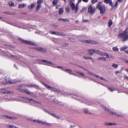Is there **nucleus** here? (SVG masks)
<instances>
[{
    "instance_id": "774afa93",
    "label": "nucleus",
    "mask_w": 128,
    "mask_h": 128,
    "mask_svg": "<svg viewBox=\"0 0 128 128\" xmlns=\"http://www.w3.org/2000/svg\"><path fill=\"white\" fill-rule=\"evenodd\" d=\"M122 0H118V1L119 2H122Z\"/></svg>"
},
{
    "instance_id": "13d9d810",
    "label": "nucleus",
    "mask_w": 128,
    "mask_h": 128,
    "mask_svg": "<svg viewBox=\"0 0 128 128\" xmlns=\"http://www.w3.org/2000/svg\"><path fill=\"white\" fill-rule=\"evenodd\" d=\"M57 68H62V69L64 70L65 69L64 68L62 67V66H57Z\"/></svg>"
},
{
    "instance_id": "cd10ccee",
    "label": "nucleus",
    "mask_w": 128,
    "mask_h": 128,
    "mask_svg": "<svg viewBox=\"0 0 128 128\" xmlns=\"http://www.w3.org/2000/svg\"><path fill=\"white\" fill-rule=\"evenodd\" d=\"M108 54L106 52H101L100 55L102 56H106L107 57V56Z\"/></svg>"
},
{
    "instance_id": "aec40b11",
    "label": "nucleus",
    "mask_w": 128,
    "mask_h": 128,
    "mask_svg": "<svg viewBox=\"0 0 128 128\" xmlns=\"http://www.w3.org/2000/svg\"><path fill=\"white\" fill-rule=\"evenodd\" d=\"M105 124L107 126H112V125H115L116 124L112 122H109V123H105Z\"/></svg>"
},
{
    "instance_id": "a211bd4d",
    "label": "nucleus",
    "mask_w": 128,
    "mask_h": 128,
    "mask_svg": "<svg viewBox=\"0 0 128 128\" xmlns=\"http://www.w3.org/2000/svg\"><path fill=\"white\" fill-rule=\"evenodd\" d=\"M56 35L63 36H66V34L64 33L58 32H56Z\"/></svg>"
},
{
    "instance_id": "c9c22d12",
    "label": "nucleus",
    "mask_w": 128,
    "mask_h": 128,
    "mask_svg": "<svg viewBox=\"0 0 128 128\" xmlns=\"http://www.w3.org/2000/svg\"><path fill=\"white\" fill-rule=\"evenodd\" d=\"M84 112L85 113L89 114L90 112L87 109H84Z\"/></svg>"
},
{
    "instance_id": "c85d7f7f",
    "label": "nucleus",
    "mask_w": 128,
    "mask_h": 128,
    "mask_svg": "<svg viewBox=\"0 0 128 128\" xmlns=\"http://www.w3.org/2000/svg\"><path fill=\"white\" fill-rule=\"evenodd\" d=\"M128 47L126 46L122 47L120 48L121 50L124 51L128 48Z\"/></svg>"
},
{
    "instance_id": "4468645a",
    "label": "nucleus",
    "mask_w": 128,
    "mask_h": 128,
    "mask_svg": "<svg viewBox=\"0 0 128 128\" xmlns=\"http://www.w3.org/2000/svg\"><path fill=\"white\" fill-rule=\"evenodd\" d=\"M88 51L90 52L88 54L89 55H92L95 52V50L94 49H90L88 50Z\"/></svg>"
},
{
    "instance_id": "393cba45",
    "label": "nucleus",
    "mask_w": 128,
    "mask_h": 128,
    "mask_svg": "<svg viewBox=\"0 0 128 128\" xmlns=\"http://www.w3.org/2000/svg\"><path fill=\"white\" fill-rule=\"evenodd\" d=\"M112 50L113 51L115 52H118L119 50L118 48L116 46L112 48Z\"/></svg>"
},
{
    "instance_id": "6e6d98bb",
    "label": "nucleus",
    "mask_w": 128,
    "mask_h": 128,
    "mask_svg": "<svg viewBox=\"0 0 128 128\" xmlns=\"http://www.w3.org/2000/svg\"><path fill=\"white\" fill-rule=\"evenodd\" d=\"M108 89L109 90H110L111 92H113L114 90L113 89L110 88H109Z\"/></svg>"
},
{
    "instance_id": "f03ea898",
    "label": "nucleus",
    "mask_w": 128,
    "mask_h": 128,
    "mask_svg": "<svg viewBox=\"0 0 128 128\" xmlns=\"http://www.w3.org/2000/svg\"><path fill=\"white\" fill-rule=\"evenodd\" d=\"M97 8L100 11V13L102 14H104L106 11L105 6L104 5H102L100 2H99Z\"/></svg>"
},
{
    "instance_id": "1a4fd4ad",
    "label": "nucleus",
    "mask_w": 128,
    "mask_h": 128,
    "mask_svg": "<svg viewBox=\"0 0 128 128\" xmlns=\"http://www.w3.org/2000/svg\"><path fill=\"white\" fill-rule=\"evenodd\" d=\"M51 115L58 120H59L61 118L60 117V116L53 112L51 114Z\"/></svg>"
},
{
    "instance_id": "49530a36",
    "label": "nucleus",
    "mask_w": 128,
    "mask_h": 128,
    "mask_svg": "<svg viewBox=\"0 0 128 128\" xmlns=\"http://www.w3.org/2000/svg\"><path fill=\"white\" fill-rule=\"evenodd\" d=\"M45 112L48 113V114H50V115H51V114H52V112H49V111H48V110H46L45 111Z\"/></svg>"
},
{
    "instance_id": "ddd939ff",
    "label": "nucleus",
    "mask_w": 128,
    "mask_h": 128,
    "mask_svg": "<svg viewBox=\"0 0 128 128\" xmlns=\"http://www.w3.org/2000/svg\"><path fill=\"white\" fill-rule=\"evenodd\" d=\"M35 6V4L34 3H32L30 6H28V8L30 10H31L34 8Z\"/></svg>"
},
{
    "instance_id": "a18cd8bd",
    "label": "nucleus",
    "mask_w": 128,
    "mask_h": 128,
    "mask_svg": "<svg viewBox=\"0 0 128 128\" xmlns=\"http://www.w3.org/2000/svg\"><path fill=\"white\" fill-rule=\"evenodd\" d=\"M98 2V0H92V4H94Z\"/></svg>"
},
{
    "instance_id": "f3484780",
    "label": "nucleus",
    "mask_w": 128,
    "mask_h": 128,
    "mask_svg": "<svg viewBox=\"0 0 128 128\" xmlns=\"http://www.w3.org/2000/svg\"><path fill=\"white\" fill-rule=\"evenodd\" d=\"M44 85L47 88L54 91H56V89L55 88L46 84H44Z\"/></svg>"
},
{
    "instance_id": "a878e982",
    "label": "nucleus",
    "mask_w": 128,
    "mask_h": 128,
    "mask_svg": "<svg viewBox=\"0 0 128 128\" xmlns=\"http://www.w3.org/2000/svg\"><path fill=\"white\" fill-rule=\"evenodd\" d=\"M8 4L9 6L10 7L13 6L14 5V3L11 1L9 2Z\"/></svg>"
},
{
    "instance_id": "473e14b6",
    "label": "nucleus",
    "mask_w": 128,
    "mask_h": 128,
    "mask_svg": "<svg viewBox=\"0 0 128 128\" xmlns=\"http://www.w3.org/2000/svg\"><path fill=\"white\" fill-rule=\"evenodd\" d=\"M41 6L40 4H38L37 6L36 9V11H37L40 8H41Z\"/></svg>"
},
{
    "instance_id": "5fc2aeb1",
    "label": "nucleus",
    "mask_w": 128,
    "mask_h": 128,
    "mask_svg": "<svg viewBox=\"0 0 128 128\" xmlns=\"http://www.w3.org/2000/svg\"><path fill=\"white\" fill-rule=\"evenodd\" d=\"M85 10V8H83L81 10V12H84Z\"/></svg>"
},
{
    "instance_id": "f257e3e1",
    "label": "nucleus",
    "mask_w": 128,
    "mask_h": 128,
    "mask_svg": "<svg viewBox=\"0 0 128 128\" xmlns=\"http://www.w3.org/2000/svg\"><path fill=\"white\" fill-rule=\"evenodd\" d=\"M118 37L120 38H122L123 40L125 41L128 39V28L123 31L122 32L119 33Z\"/></svg>"
},
{
    "instance_id": "de8ad7c7",
    "label": "nucleus",
    "mask_w": 128,
    "mask_h": 128,
    "mask_svg": "<svg viewBox=\"0 0 128 128\" xmlns=\"http://www.w3.org/2000/svg\"><path fill=\"white\" fill-rule=\"evenodd\" d=\"M63 21L64 22H69V20L67 18L64 19L63 20Z\"/></svg>"
},
{
    "instance_id": "412c9836",
    "label": "nucleus",
    "mask_w": 128,
    "mask_h": 128,
    "mask_svg": "<svg viewBox=\"0 0 128 128\" xmlns=\"http://www.w3.org/2000/svg\"><path fill=\"white\" fill-rule=\"evenodd\" d=\"M107 57L108 58H110L112 59H114V56L112 54H108Z\"/></svg>"
},
{
    "instance_id": "c03bdc74",
    "label": "nucleus",
    "mask_w": 128,
    "mask_h": 128,
    "mask_svg": "<svg viewBox=\"0 0 128 128\" xmlns=\"http://www.w3.org/2000/svg\"><path fill=\"white\" fill-rule=\"evenodd\" d=\"M62 46H66L68 45V44L67 43H64L62 44Z\"/></svg>"
},
{
    "instance_id": "6e6552de",
    "label": "nucleus",
    "mask_w": 128,
    "mask_h": 128,
    "mask_svg": "<svg viewBox=\"0 0 128 128\" xmlns=\"http://www.w3.org/2000/svg\"><path fill=\"white\" fill-rule=\"evenodd\" d=\"M104 2L106 4H109L110 5L112 6H113L114 4L112 2V0H104Z\"/></svg>"
},
{
    "instance_id": "0e129e2a",
    "label": "nucleus",
    "mask_w": 128,
    "mask_h": 128,
    "mask_svg": "<svg viewBox=\"0 0 128 128\" xmlns=\"http://www.w3.org/2000/svg\"><path fill=\"white\" fill-rule=\"evenodd\" d=\"M119 72L118 71H117L115 73L116 74H118Z\"/></svg>"
},
{
    "instance_id": "20e7f679",
    "label": "nucleus",
    "mask_w": 128,
    "mask_h": 128,
    "mask_svg": "<svg viewBox=\"0 0 128 128\" xmlns=\"http://www.w3.org/2000/svg\"><path fill=\"white\" fill-rule=\"evenodd\" d=\"M95 7L92 6V5H90L88 7V11L91 14H93L95 11Z\"/></svg>"
},
{
    "instance_id": "e2e57ef3",
    "label": "nucleus",
    "mask_w": 128,
    "mask_h": 128,
    "mask_svg": "<svg viewBox=\"0 0 128 128\" xmlns=\"http://www.w3.org/2000/svg\"><path fill=\"white\" fill-rule=\"evenodd\" d=\"M63 20H64V19L63 18H59L58 19V20L60 21V20H62L63 21Z\"/></svg>"
},
{
    "instance_id": "bf43d9fd",
    "label": "nucleus",
    "mask_w": 128,
    "mask_h": 128,
    "mask_svg": "<svg viewBox=\"0 0 128 128\" xmlns=\"http://www.w3.org/2000/svg\"><path fill=\"white\" fill-rule=\"evenodd\" d=\"M90 59L92 62H94V59L92 58L89 57V58Z\"/></svg>"
},
{
    "instance_id": "f8f14e48",
    "label": "nucleus",
    "mask_w": 128,
    "mask_h": 128,
    "mask_svg": "<svg viewBox=\"0 0 128 128\" xmlns=\"http://www.w3.org/2000/svg\"><path fill=\"white\" fill-rule=\"evenodd\" d=\"M34 49L36 50H37L40 51H45L46 50L44 48L40 47H36L34 48Z\"/></svg>"
},
{
    "instance_id": "338daca9",
    "label": "nucleus",
    "mask_w": 128,
    "mask_h": 128,
    "mask_svg": "<svg viewBox=\"0 0 128 128\" xmlns=\"http://www.w3.org/2000/svg\"><path fill=\"white\" fill-rule=\"evenodd\" d=\"M81 68H83V69H84V70H86V69H85L84 68V67L83 66H80Z\"/></svg>"
},
{
    "instance_id": "39448f33",
    "label": "nucleus",
    "mask_w": 128,
    "mask_h": 128,
    "mask_svg": "<svg viewBox=\"0 0 128 128\" xmlns=\"http://www.w3.org/2000/svg\"><path fill=\"white\" fill-rule=\"evenodd\" d=\"M102 106L103 109L108 112L112 114L116 115L117 116H118V114L115 112H112L111 110L110 109L106 108L104 106Z\"/></svg>"
},
{
    "instance_id": "e433bc0d",
    "label": "nucleus",
    "mask_w": 128,
    "mask_h": 128,
    "mask_svg": "<svg viewBox=\"0 0 128 128\" xmlns=\"http://www.w3.org/2000/svg\"><path fill=\"white\" fill-rule=\"evenodd\" d=\"M43 2V0H38L37 3L38 4H40Z\"/></svg>"
},
{
    "instance_id": "ea45409f",
    "label": "nucleus",
    "mask_w": 128,
    "mask_h": 128,
    "mask_svg": "<svg viewBox=\"0 0 128 128\" xmlns=\"http://www.w3.org/2000/svg\"><path fill=\"white\" fill-rule=\"evenodd\" d=\"M10 128H18L15 126L14 125H10L9 126Z\"/></svg>"
},
{
    "instance_id": "9b49d317",
    "label": "nucleus",
    "mask_w": 128,
    "mask_h": 128,
    "mask_svg": "<svg viewBox=\"0 0 128 128\" xmlns=\"http://www.w3.org/2000/svg\"><path fill=\"white\" fill-rule=\"evenodd\" d=\"M93 76L94 77H96V78H98V79H101L103 81H106V80L105 78L102 77H101L100 76L97 75L96 74H93Z\"/></svg>"
},
{
    "instance_id": "bb28decb",
    "label": "nucleus",
    "mask_w": 128,
    "mask_h": 128,
    "mask_svg": "<svg viewBox=\"0 0 128 128\" xmlns=\"http://www.w3.org/2000/svg\"><path fill=\"white\" fill-rule=\"evenodd\" d=\"M64 12V10L62 8H60L59 11V14H62Z\"/></svg>"
},
{
    "instance_id": "f704fd0d",
    "label": "nucleus",
    "mask_w": 128,
    "mask_h": 128,
    "mask_svg": "<svg viewBox=\"0 0 128 128\" xmlns=\"http://www.w3.org/2000/svg\"><path fill=\"white\" fill-rule=\"evenodd\" d=\"M87 71H88V73L90 75H92V76H93V74H94L92 73L89 70H86Z\"/></svg>"
},
{
    "instance_id": "864d4df0",
    "label": "nucleus",
    "mask_w": 128,
    "mask_h": 128,
    "mask_svg": "<svg viewBox=\"0 0 128 128\" xmlns=\"http://www.w3.org/2000/svg\"><path fill=\"white\" fill-rule=\"evenodd\" d=\"M75 126H70L69 127V128H74L75 127Z\"/></svg>"
},
{
    "instance_id": "052dcab7",
    "label": "nucleus",
    "mask_w": 128,
    "mask_h": 128,
    "mask_svg": "<svg viewBox=\"0 0 128 128\" xmlns=\"http://www.w3.org/2000/svg\"><path fill=\"white\" fill-rule=\"evenodd\" d=\"M25 99H26L28 100H29L30 101H31L32 100V99H29L28 98H25Z\"/></svg>"
},
{
    "instance_id": "3c124183",
    "label": "nucleus",
    "mask_w": 128,
    "mask_h": 128,
    "mask_svg": "<svg viewBox=\"0 0 128 128\" xmlns=\"http://www.w3.org/2000/svg\"><path fill=\"white\" fill-rule=\"evenodd\" d=\"M83 58L85 60H87L89 58V57L88 56L86 57L84 56L83 57Z\"/></svg>"
},
{
    "instance_id": "4d7b16f0",
    "label": "nucleus",
    "mask_w": 128,
    "mask_h": 128,
    "mask_svg": "<svg viewBox=\"0 0 128 128\" xmlns=\"http://www.w3.org/2000/svg\"><path fill=\"white\" fill-rule=\"evenodd\" d=\"M124 61L126 62L127 64H128V60H126V59H124Z\"/></svg>"
},
{
    "instance_id": "72a5a7b5",
    "label": "nucleus",
    "mask_w": 128,
    "mask_h": 128,
    "mask_svg": "<svg viewBox=\"0 0 128 128\" xmlns=\"http://www.w3.org/2000/svg\"><path fill=\"white\" fill-rule=\"evenodd\" d=\"M36 122L42 124H43L44 122L41 120H37L36 121Z\"/></svg>"
},
{
    "instance_id": "5701e85b",
    "label": "nucleus",
    "mask_w": 128,
    "mask_h": 128,
    "mask_svg": "<svg viewBox=\"0 0 128 128\" xmlns=\"http://www.w3.org/2000/svg\"><path fill=\"white\" fill-rule=\"evenodd\" d=\"M43 125H44L46 126H51V124L47 122H44Z\"/></svg>"
},
{
    "instance_id": "09e8293b",
    "label": "nucleus",
    "mask_w": 128,
    "mask_h": 128,
    "mask_svg": "<svg viewBox=\"0 0 128 128\" xmlns=\"http://www.w3.org/2000/svg\"><path fill=\"white\" fill-rule=\"evenodd\" d=\"M66 11L68 12L70 11V8L68 7H67L66 8Z\"/></svg>"
},
{
    "instance_id": "9d476101",
    "label": "nucleus",
    "mask_w": 128,
    "mask_h": 128,
    "mask_svg": "<svg viewBox=\"0 0 128 128\" xmlns=\"http://www.w3.org/2000/svg\"><path fill=\"white\" fill-rule=\"evenodd\" d=\"M41 61L42 62H44L46 63L47 64H52L51 66H52L54 67H55L54 64L46 60H42Z\"/></svg>"
},
{
    "instance_id": "79ce46f5",
    "label": "nucleus",
    "mask_w": 128,
    "mask_h": 128,
    "mask_svg": "<svg viewBox=\"0 0 128 128\" xmlns=\"http://www.w3.org/2000/svg\"><path fill=\"white\" fill-rule=\"evenodd\" d=\"M77 73L78 74H80V75H81L83 76H84V74L83 73H82V72H77Z\"/></svg>"
},
{
    "instance_id": "37998d69",
    "label": "nucleus",
    "mask_w": 128,
    "mask_h": 128,
    "mask_svg": "<svg viewBox=\"0 0 128 128\" xmlns=\"http://www.w3.org/2000/svg\"><path fill=\"white\" fill-rule=\"evenodd\" d=\"M83 22H88L89 21L87 20L84 19L83 18Z\"/></svg>"
},
{
    "instance_id": "c756f323",
    "label": "nucleus",
    "mask_w": 128,
    "mask_h": 128,
    "mask_svg": "<svg viewBox=\"0 0 128 128\" xmlns=\"http://www.w3.org/2000/svg\"><path fill=\"white\" fill-rule=\"evenodd\" d=\"M58 0H54L52 2V3L54 5H55L57 4Z\"/></svg>"
},
{
    "instance_id": "7ed1b4c3",
    "label": "nucleus",
    "mask_w": 128,
    "mask_h": 128,
    "mask_svg": "<svg viewBox=\"0 0 128 128\" xmlns=\"http://www.w3.org/2000/svg\"><path fill=\"white\" fill-rule=\"evenodd\" d=\"M70 6L72 10H75L76 12H77L78 9L79 7L78 4H77L76 6L72 2H70Z\"/></svg>"
},
{
    "instance_id": "8fccbe9b",
    "label": "nucleus",
    "mask_w": 128,
    "mask_h": 128,
    "mask_svg": "<svg viewBox=\"0 0 128 128\" xmlns=\"http://www.w3.org/2000/svg\"><path fill=\"white\" fill-rule=\"evenodd\" d=\"M25 92H26L27 94H30L31 93L30 92H29L27 90H25Z\"/></svg>"
},
{
    "instance_id": "680f3d73",
    "label": "nucleus",
    "mask_w": 128,
    "mask_h": 128,
    "mask_svg": "<svg viewBox=\"0 0 128 128\" xmlns=\"http://www.w3.org/2000/svg\"><path fill=\"white\" fill-rule=\"evenodd\" d=\"M124 52L128 54V50H125Z\"/></svg>"
},
{
    "instance_id": "dca6fc26",
    "label": "nucleus",
    "mask_w": 128,
    "mask_h": 128,
    "mask_svg": "<svg viewBox=\"0 0 128 128\" xmlns=\"http://www.w3.org/2000/svg\"><path fill=\"white\" fill-rule=\"evenodd\" d=\"M26 6V4H22L18 5V8H23Z\"/></svg>"
},
{
    "instance_id": "69168bd1",
    "label": "nucleus",
    "mask_w": 128,
    "mask_h": 128,
    "mask_svg": "<svg viewBox=\"0 0 128 128\" xmlns=\"http://www.w3.org/2000/svg\"><path fill=\"white\" fill-rule=\"evenodd\" d=\"M83 0V1L84 2H87L88 1V0Z\"/></svg>"
},
{
    "instance_id": "0eeeda50",
    "label": "nucleus",
    "mask_w": 128,
    "mask_h": 128,
    "mask_svg": "<svg viewBox=\"0 0 128 128\" xmlns=\"http://www.w3.org/2000/svg\"><path fill=\"white\" fill-rule=\"evenodd\" d=\"M83 42L87 44H96V42L92 40H84Z\"/></svg>"
},
{
    "instance_id": "4be33fe9",
    "label": "nucleus",
    "mask_w": 128,
    "mask_h": 128,
    "mask_svg": "<svg viewBox=\"0 0 128 128\" xmlns=\"http://www.w3.org/2000/svg\"><path fill=\"white\" fill-rule=\"evenodd\" d=\"M3 94H12V92L10 91H3L2 92Z\"/></svg>"
},
{
    "instance_id": "6ab92c4d",
    "label": "nucleus",
    "mask_w": 128,
    "mask_h": 128,
    "mask_svg": "<svg viewBox=\"0 0 128 128\" xmlns=\"http://www.w3.org/2000/svg\"><path fill=\"white\" fill-rule=\"evenodd\" d=\"M98 59L100 60L106 61V58L104 57H100L98 58Z\"/></svg>"
},
{
    "instance_id": "58836bf2",
    "label": "nucleus",
    "mask_w": 128,
    "mask_h": 128,
    "mask_svg": "<svg viewBox=\"0 0 128 128\" xmlns=\"http://www.w3.org/2000/svg\"><path fill=\"white\" fill-rule=\"evenodd\" d=\"M101 52L99 50H95V53H97L100 55Z\"/></svg>"
},
{
    "instance_id": "7c9ffc66",
    "label": "nucleus",
    "mask_w": 128,
    "mask_h": 128,
    "mask_svg": "<svg viewBox=\"0 0 128 128\" xmlns=\"http://www.w3.org/2000/svg\"><path fill=\"white\" fill-rule=\"evenodd\" d=\"M112 24V20H110L108 23V26L110 27Z\"/></svg>"
},
{
    "instance_id": "423d86ee",
    "label": "nucleus",
    "mask_w": 128,
    "mask_h": 128,
    "mask_svg": "<svg viewBox=\"0 0 128 128\" xmlns=\"http://www.w3.org/2000/svg\"><path fill=\"white\" fill-rule=\"evenodd\" d=\"M22 42L24 43L27 44H28L32 45H34L35 46H36L35 44L30 41H28L24 40H22Z\"/></svg>"
},
{
    "instance_id": "603ef678",
    "label": "nucleus",
    "mask_w": 128,
    "mask_h": 128,
    "mask_svg": "<svg viewBox=\"0 0 128 128\" xmlns=\"http://www.w3.org/2000/svg\"><path fill=\"white\" fill-rule=\"evenodd\" d=\"M69 39L72 41H74V40L72 38H69Z\"/></svg>"
},
{
    "instance_id": "b1692460",
    "label": "nucleus",
    "mask_w": 128,
    "mask_h": 128,
    "mask_svg": "<svg viewBox=\"0 0 128 128\" xmlns=\"http://www.w3.org/2000/svg\"><path fill=\"white\" fill-rule=\"evenodd\" d=\"M43 125H44L46 126H51V124L47 122H44Z\"/></svg>"
},
{
    "instance_id": "2eb2a0df",
    "label": "nucleus",
    "mask_w": 128,
    "mask_h": 128,
    "mask_svg": "<svg viewBox=\"0 0 128 128\" xmlns=\"http://www.w3.org/2000/svg\"><path fill=\"white\" fill-rule=\"evenodd\" d=\"M62 70L64 71L65 72H68L70 74H74L72 73V71L71 70H68L67 69H64V70H63V69H62Z\"/></svg>"
},
{
    "instance_id": "4c0bfd02",
    "label": "nucleus",
    "mask_w": 128,
    "mask_h": 128,
    "mask_svg": "<svg viewBox=\"0 0 128 128\" xmlns=\"http://www.w3.org/2000/svg\"><path fill=\"white\" fill-rule=\"evenodd\" d=\"M118 4V2L117 1H116V4H115V5H114V6H112L113 8H116V7H117Z\"/></svg>"
},
{
    "instance_id": "2f4dec72",
    "label": "nucleus",
    "mask_w": 128,
    "mask_h": 128,
    "mask_svg": "<svg viewBox=\"0 0 128 128\" xmlns=\"http://www.w3.org/2000/svg\"><path fill=\"white\" fill-rule=\"evenodd\" d=\"M112 66L115 68H116L118 67V65L117 64H112Z\"/></svg>"
},
{
    "instance_id": "a19ab883",
    "label": "nucleus",
    "mask_w": 128,
    "mask_h": 128,
    "mask_svg": "<svg viewBox=\"0 0 128 128\" xmlns=\"http://www.w3.org/2000/svg\"><path fill=\"white\" fill-rule=\"evenodd\" d=\"M56 32L54 31H51L50 33L52 34H55L56 35Z\"/></svg>"
}]
</instances>
